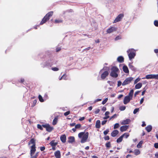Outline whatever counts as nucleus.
Here are the masks:
<instances>
[{
    "label": "nucleus",
    "mask_w": 158,
    "mask_h": 158,
    "mask_svg": "<svg viewBox=\"0 0 158 158\" xmlns=\"http://www.w3.org/2000/svg\"><path fill=\"white\" fill-rule=\"evenodd\" d=\"M119 124L118 123H116L114 124V129H115L118 128L119 127Z\"/></svg>",
    "instance_id": "39"
},
{
    "label": "nucleus",
    "mask_w": 158,
    "mask_h": 158,
    "mask_svg": "<svg viewBox=\"0 0 158 158\" xmlns=\"http://www.w3.org/2000/svg\"><path fill=\"white\" fill-rule=\"evenodd\" d=\"M133 79V78L132 77H129L127 78L123 82L122 85L123 86L128 84L131 83Z\"/></svg>",
    "instance_id": "5"
},
{
    "label": "nucleus",
    "mask_w": 158,
    "mask_h": 158,
    "mask_svg": "<svg viewBox=\"0 0 158 158\" xmlns=\"http://www.w3.org/2000/svg\"><path fill=\"white\" fill-rule=\"evenodd\" d=\"M122 83L120 81H118V86H120Z\"/></svg>",
    "instance_id": "52"
},
{
    "label": "nucleus",
    "mask_w": 158,
    "mask_h": 158,
    "mask_svg": "<svg viewBox=\"0 0 158 158\" xmlns=\"http://www.w3.org/2000/svg\"><path fill=\"white\" fill-rule=\"evenodd\" d=\"M81 127V124H78L75 125V128H79Z\"/></svg>",
    "instance_id": "43"
},
{
    "label": "nucleus",
    "mask_w": 158,
    "mask_h": 158,
    "mask_svg": "<svg viewBox=\"0 0 158 158\" xmlns=\"http://www.w3.org/2000/svg\"><path fill=\"white\" fill-rule=\"evenodd\" d=\"M42 127L45 128L47 131L48 132L51 131L53 129V127L50 126V125L48 124L43 125Z\"/></svg>",
    "instance_id": "8"
},
{
    "label": "nucleus",
    "mask_w": 158,
    "mask_h": 158,
    "mask_svg": "<svg viewBox=\"0 0 158 158\" xmlns=\"http://www.w3.org/2000/svg\"><path fill=\"white\" fill-rule=\"evenodd\" d=\"M55 156L56 158H60V153L59 151H57L55 152Z\"/></svg>",
    "instance_id": "16"
},
{
    "label": "nucleus",
    "mask_w": 158,
    "mask_h": 158,
    "mask_svg": "<svg viewBox=\"0 0 158 158\" xmlns=\"http://www.w3.org/2000/svg\"><path fill=\"white\" fill-rule=\"evenodd\" d=\"M134 93V90L133 89H131L130 93L129 94L128 96L130 97L131 98H132L133 95V94Z\"/></svg>",
    "instance_id": "29"
},
{
    "label": "nucleus",
    "mask_w": 158,
    "mask_h": 158,
    "mask_svg": "<svg viewBox=\"0 0 158 158\" xmlns=\"http://www.w3.org/2000/svg\"><path fill=\"white\" fill-rule=\"evenodd\" d=\"M108 100V98H105L102 102V104L103 105L105 104L106 102H107Z\"/></svg>",
    "instance_id": "42"
},
{
    "label": "nucleus",
    "mask_w": 158,
    "mask_h": 158,
    "mask_svg": "<svg viewBox=\"0 0 158 158\" xmlns=\"http://www.w3.org/2000/svg\"><path fill=\"white\" fill-rule=\"evenodd\" d=\"M146 78L147 79H150L154 78V74H149L147 75L145 77H143L142 78L143 79H144Z\"/></svg>",
    "instance_id": "17"
},
{
    "label": "nucleus",
    "mask_w": 158,
    "mask_h": 158,
    "mask_svg": "<svg viewBox=\"0 0 158 158\" xmlns=\"http://www.w3.org/2000/svg\"><path fill=\"white\" fill-rule=\"evenodd\" d=\"M154 147L156 148H158V143H156L154 144Z\"/></svg>",
    "instance_id": "53"
},
{
    "label": "nucleus",
    "mask_w": 158,
    "mask_h": 158,
    "mask_svg": "<svg viewBox=\"0 0 158 158\" xmlns=\"http://www.w3.org/2000/svg\"><path fill=\"white\" fill-rule=\"evenodd\" d=\"M123 16L124 15L123 14H120L115 19L113 23H115L120 21Z\"/></svg>",
    "instance_id": "7"
},
{
    "label": "nucleus",
    "mask_w": 158,
    "mask_h": 158,
    "mask_svg": "<svg viewBox=\"0 0 158 158\" xmlns=\"http://www.w3.org/2000/svg\"><path fill=\"white\" fill-rule=\"evenodd\" d=\"M85 117H81L79 119V120L80 121H82L84 120L85 119Z\"/></svg>",
    "instance_id": "58"
},
{
    "label": "nucleus",
    "mask_w": 158,
    "mask_h": 158,
    "mask_svg": "<svg viewBox=\"0 0 158 158\" xmlns=\"http://www.w3.org/2000/svg\"><path fill=\"white\" fill-rule=\"evenodd\" d=\"M118 70H113L110 73V76L114 77H117L118 76L117 74Z\"/></svg>",
    "instance_id": "11"
},
{
    "label": "nucleus",
    "mask_w": 158,
    "mask_h": 158,
    "mask_svg": "<svg viewBox=\"0 0 158 158\" xmlns=\"http://www.w3.org/2000/svg\"><path fill=\"white\" fill-rule=\"evenodd\" d=\"M143 143V141H141L137 145V147L138 148H141L142 147V144Z\"/></svg>",
    "instance_id": "31"
},
{
    "label": "nucleus",
    "mask_w": 158,
    "mask_h": 158,
    "mask_svg": "<svg viewBox=\"0 0 158 158\" xmlns=\"http://www.w3.org/2000/svg\"><path fill=\"white\" fill-rule=\"evenodd\" d=\"M139 91H137L134 94V96L135 97H136V95L138 94Z\"/></svg>",
    "instance_id": "64"
},
{
    "label": "nucleus",
    "mask_w": 158,
    "mask_h": 158,
    "mask_svg": "<svg viewBox=\"0 0 158 158\" xmlns=\"http://www.w3.org/2000/svg\"><path fill=\"white\" fill-rule=\"evenodd\" d=\"M100 121L99 120H98L96 121L95 126L97 128H99L100 127Z\"/></svg>",
    "instance_id": "24"
},
{
    "label": "nucleus",
    "mask_w": 158,
    "mask_h": 158,
    "mask_svg": "<svg viewBox=\"0 0 158 158\" xmlns=\"http://www.w3.org/2000/svg\"><path fill=\"white\" fill-rule=\"evenodd\" d=\"M118 131L117 130H114L111 134V135L113 137H115L118 134Z\"/></svg>",
    "instance_id": "19"
},
{
    "label": "nucleus",
    "mask_w": 158,
    "mask_h": 158,
    "mask_svg": "<svg viewBox=\"0 0 158 158\" xmlns=\"http://www.w3.org/2000/svg\"><path fill=\"white\" fill-rule=\"evenodd\" d=\"M58 121V118L56 117L53 119L52 124L53 125H55L56 124Z\"/></svg>",
    "instance_id": "26"
},
{
    "label": "nucleus",
    "mask_w": 158,
    "mask_h": 158,
    "mask_svg": "<svg viewBox=\"0 0 158 158\" xmlns=\"http://www.w3.org/2000/svg\"><path fill=\"white\" fill-rule=\"evenodd\" d=\"M107 122L106 120H104L102 122V125H104V124H105Z\"/></svg>",
    "instance_id": "59"
},
{
    "label": "nucleus",
    "mask_w": 158,
    "mask_h": 158,
    "mask_svg": "<svg viewBox=\"0 0 158 158\" xmlns=\"http://www.w3.org/2000/svg\"><path fill=\"white\" fill-rule=\"evenodd\" d=\"M141 79L139 77H138L135 80L134 84H137L138 82L141 80Z\"/></svg>",
    "instance_id": "35"
},
{
    "label": "nucleus",
    "mask_w": 158,
    "mask_h": 158,
    "mask_svg": "<svg viewBox=\"0 0 158 158\" xmlns=\"http://www.w3.org/2000/svg\"><path fill=\"white\" fill-rule=\"evenodd\" d=\"M109 73L107 71H106L102 73L101 75V78L102 79H104L108 75Z\"/></svg>",
    "instance_id": "12"
},
{
    "label": "nucleus",
    "mask_w": 158,
    "mask_h": 158,
    "mask_svg": "<svg viewBox=\"0 0 158 158\" xmlns=\"http://www.w3.org/2000/svg\"><path fill=\"white\" fill-rule=\"evenodd\" d=\"M154 78L158 80V74H154Z\"/></svg>",
    "instance_id": "51"
},
{
    "label": "nucleus",
    "mask_w": 158,
    "mask_h": 158,
    "mask_svg": "<svg viewBox=\"0 0 158 158\" xmlns=\"http://www.w3.org/2000/svg\"><path fill=\"white\" fill-rule=\"evenodd\" d=\"M131 122V120L130 119H127L123 120L121 122L122 125H126L128 124Z\"/></svg>",
    "instance_id": "14"
},
{
    "label": "nucleus",
    "mask_w": 158,
    "mask_h": 158,
    "mask_svg": "<svg viewBox=\"0 0 158 158\" xmlns=\"http://www.w3.org/2000/svg\"><path fill=\"white\" fill-rule=\"evenodd\" d=\"M110 114V112L108 111H106L105 113V117L103 118L104 119H107L109 117V115Z\"/></svg>",
    "instance_id": "27"
},
{
    "label": "nucleus",
    "mask_w": 158,
    "mask_h": 158,
    "mask_svg": "<svg viewBox=\"0 0 158 158\" xmlns=\"http://www.w3.org/2000/svg\"><path fill=\"white\" fill-rule=\"evenodd\" d=\"M121 69L122 68V69H128L127 66L123 64H120L119 65V68H118L116 66H113L111 69Z\"/></svg>",
    "instance_id": "6"
},
{
    "label": "nucleus",
    "mask_w": 158,
    "mask_h": 158,
    "mask_svg": "<svg viewBox=\"0 0 158 158\" xmlns=\"http://www.w3.org/2000/svg\"><path fill=\"white\" fill-rule=\"evenodd\" d=\"M53 11H50L44 17L42 21L40 23V25H42L45 23L53 15Z\"/></svg>",
    "instance_id": "3"
},
{
    "label": "nucleus",
    "mask_w": 158,
    "mask_h": 158,
    "mask_svg": "<svg viewBox=\"0 0 158 158\" xmlns=\"http://www.w3.org/2000/svg\"><path fill=\"white\" fill-rule=\"evenodd\" d=\"M122 136L123 137H125L127 139V138L129 136V133H125L123 135H122Z\"/></svg>",
    "instance_id": "34"
},
{
    "label": "nucleus",
    "mask_w": 158,
    "mask_h": 158,
    "mask_svg": "<svg viewBox=\"0 0 158 158\" xmlns=\"http://www.w3.org/2000/svg\"><path fill=\"white\" fill-rule=\"evenodd\" d=\"M123 137L122 135L117 140V143H120L121 142L123 139Z\"/></svg>",
    "instance_id": "32"
},
{
    "label": "nucleus",
    "mask_w": 158,
    "mask_h": 158,
    "mask_svg": "<svg viewBox=\"0 0 158 158\" xmlns=\"http://www.w3.org/2000/svg\"><path fill=\"white\" fill-rule=\"evenodd\" d=\"M132 98H131L128 96H127L125 97L123 100V103L124 104H126L129 102L131 100Z\"/></svg>",
    "instance_id": "10"
},
{
    "label": "nucleus",
    "mask_w": 158,
    "mask_h": 158,
    "mask_svg": "<svg viewBox=\"0 0 158 158\" xmlns=\"http://www.w3.org/2000/svg\"><path fill=\"white\" fill-rule=\"evenodd\" d=\"M117 27H112L108 28L106 32L107 33L110 34L116 31L117 30Z\"/></svg>",
    "instance_id": "9"
},
{
    "label": "nucleus",
    "mask_w": 158,
    "mask_h": 158,
    "mask_svg": "<svg viewBox=\"0 0 158 158\" xmlns=\"http://www.w3.org/2000/svg\"><path fill=\"white\" fill-rule=\"evenodd\" d=\"M65 76V74H64L63 76L60 79V80L62 79H66L64 77Z\"/></svg>",
    "instance_id": "55"
},
{
    "label": "nucleus",
    "mask_w": 158,
    "mask_h": 158,
    "mask_svg": "<svg viewBox=\"0 0 158 158\" xmlns=\"http://www.w3.org/2000/svg\"><path fill=\"white\" fill-rule=\"evenodd\" d=\"M63 22V20L61 19H56L55 20V23H61Z\"/></svg>",
    "instance_id": "28"
},
{
    "label": "nucleus",
    "mask_w": 158,
    "mask_h": 158,
    "mask_svg": "<svg viewBox=\"0 0 158 158\" xmlns=\"http://www.w3.org/2000/svg\"><path fill=\"white\" fill-rule=\"evenodd\" d=\"M124 58L122 56H118L117 58V60L119 62L122 63L124 61Z\"/></svg>",
    "instance_id": "18"
},
{
    "label": "nucleus",
    "mask_w": 158,
    "mask_h": 158,
    "mask_svg": "<svg viewBox=\"0 0 158 158\" xmlns=\"http://www.w3.org/2000/svg\"><path fill=\"white\" fill-rule=\"evenodd\" d=\"M70 111H67L66 112L64 113V115L65 116H67L68 115L70 114Z\"/></svg>",
    "instance_id": "45"
},
{
    "label": "nucleus",
    "mask_w": 158,
    "mask_h": 158,
    "mask_svg": "<svg viewBox=\"0 0 158 158\" xmlns=\"http://www.w3.org/2000/svg\"><path fill=\"white\" fill-rule=\"evenodd\" d=\"M106 146L107 147L109 148L110 147V142H108L106 143Z\"/></svg>",
    "instance_id": "50"
},
{
    "label": "nucleus",
    "mask_w": 158,
    "mask_h": 158,
    "mask_svg": "<svg viewBox=\"0 0 158 158\" xmlns=\"http://www.w3.org/2000/svg\"><path fill=\"white\" fill-rule=\"evenodd\" d=\"M100 111V110L99 109H97L95 111V113L96 114H98Z\"/></svg>",
    "instance_id": "54"
},
{
    "label": "nucleus",
    "mask_w": 158,
    "mask_h": 158,
    "mask_svg": "<svg viewBox=\"0 0 158 158\" xmlns=\"http://www.w3.org/2000/svg\"><path fill=\"white\" fill-rule=\"evenodd\" d=\"M133 152L136 155H138L140 153V151L139 149L135 150Z\"/></svg>",
    "instance_id": "30"
},
{
    "label": "nucleus",
    "mask_w": 158,
    "mask_h": 158,
    "mask_svg": "<svg viewBox=\"0 0 158 158\" xmlns=\"http://www.w3.org/2000/svg\"><path fill=\"white\" fill-rule=\"evenodd\" d=\"M107 65V64L106 63H105L104 64V67H103V68L102 69H107V68H108V69H110L109 68H108L107 67H106L105 66L106 65Z\"/></svg>",
    "instance_id": "49"
},
{
    "label": "nucleus",
    "mask_w": 158,
    "mask_h": 158,
    "mask_svg": "<svg viewBox=\"0 0 158 158\" xmlns=\"http://www.w3.org/2000/svg\"><path fill=\"white\" fill-rule=\"evenodd\" d=\"M31 144L32 145L31 146L30 155H32V154H34L36 151L35 141L33 139H31L29 143V145Z\"/></svg>",
    "instance_id": "4"
},
{
    "label": "nucleus",
    "mask_w": 158,
    "mask_h": 158,
    "mask_svg": "<svg viewBox=\"0 0 158 158\" xmlns=\"http://www.w3.org/2000/svg\"><path fill=\"white\" fill-rule=\"evenodd\" d=\"M118 116V115H117V114H114L113 116L111 117L110 118V119L111 120L112 118H116Z\"/></svg>",
    "instance_id": "40"
},
{
    "label": "nucleus",
    "mask_w": 158,
    "mask_h": 158,
    "mask_svg": "<svg viewBox=\"0 0 158 158\" xmlns=\"http://www.w3.org/2000/svg\"><path fill=\"white\" fill-rule=\"evenodd\" d=\"M142 86V84L141 83H139L137 84L135 86V88L136 89H140Z\"/></svg>",
    "instance_id": "20"
},
{
    "label": "nucleus",
    "mask_w": 158,
    "mask_h": 158,
    "mask_svg": "<svg viewBox=\"0 0 158 158\" xmlns=\"http://www.w3.org/2000/svg\"><path fill=\"white\" fill-rule=\"evenodd\" d=\"M61 50V48H56V51L57 52H58Z\"/></svg>",
    "instance_id": "62"
},
{
    "label": "nucleus",
    "mask_w": 158,
    "mask_h": 158,
    "mask_svg": "<svg viewBox=\"0 0 158 158\" xmlns=\"http://www.w3.org/2000/svg\"><path fill=\"white\" fill-rule=\"evenodd\" d=\"M121 37L120 36H117V37H116L115 39V40H120V39H121Z\"/></svg>",
    "instance_id": "46"
},
{
    "label": "nucleus",
    "mask_w": 158,
    "mask_h": 158,
    "mask_svg": "<svg viewBox=\"0 0 158 158\" xmlns=\"http://www.w3.org/2000/svg\"><path fill=\"white\" fill-rule=\"evenodd\" d=\"M37 126V128L38 129H39L40 130H43L42 127V126L41 125H40V124H38Z\"/></svg>",
    "instance_id": "44"
},
{
    "label": "nucleus",
    "mask_w": 158,
    "mask_h": 158,
    "mask_svg": "<svg viewBox=\"0 0 158 158\" xmlns=\"http://www.w3.org/2000/svg\"><path fill=\"white\" fill-rule=\"evenodd\" d=\"M127 52L130 60L134 58L136 55V50L133 48H130L127 51Z\"/></svg>",
    "instance_id": "2"
},
{
    "label": "nucleus",
    "mask_w": 158,
    "mask_h": 158,
    "mask_svg": "<svg viewBox=\"0 0 158 158\" xmlns=\"http://www.w3.org/2000/svg\"><path fill=\"white\" fill-rule=\"evenodd\" d=\"M124 72L126 73H129V70H123Z\"/></svg>",
    "instance_id": "63"
},
{
    "label": "nucleus",
    "mask_w": 158,
    "mask_h": 158,
    "mask_svg": "<svg viewBox=\"0 0 158 158\" xmlns=\"http://www.w3.org/2000/svg\"><path fill=\"white\" fill-rule=\"evenodd\" d=\"M69 140L68 141V142L69 143H72L74 142L75 141V139L73 136H70L69 138Z\"/></svg>",
    "instance_id": "21"
},
{
    "label": "nucleus",
    "mask_w": 158,
    "mask_h": 158,
    "mask_svg": "<svg viewBox=\"0 0 158 158\" xmlns=\"http://www.w3.org/2000/svg\"><path fill=\"white\" fill-rule=\"evenodd\" d=\"M45 149V148L44 147H42L40 148V149L41 151H42L44 150Z\"/></svg>",
    "instance_id": "56"
},
{
    "label": "nucleus",
    "mask_w": 158,
    "mask_h": 158,
    "mask_svg": "<svg viewBox=\"0 0 158 158\" xmlns=\"http://www.w3.org/2000/svg\"><path fill=\"white\" fill-rule=\"evenodd\" d=\"M38 98L39 101L41 102H44V100L43 99L42 97L40 95H39L38 96Z\"/></svg>",
    "instance_id": "36"
},
{
    "label": "nucleus",
    "mask_w": 158,
    "mask_h": 158,
    "mask_svg": "<svg viewBox=\"0 0 158 158\" xmlns=\"http://www.w3.org/2000/svg\"><path fill=\"white\" fill-rule=\"evenodd\" d=\"M139 108H136L135 109L134 111H133V113L134 114H136L137 112H138L139 111Z\"/></svg>",
    "instance_id": "38"
},
{
    "label": "nucleus",
    "mask_w": 158,
    "mask_h": 158,
    "mask_svg": "<svg viewBox=\"0 0 158 158\" xmlns=\"http://www.w3.org/2000/svg\"><path fill=\"white\" fill-rule=\"evenodd\" d=\"M129 67L130 69H134V67L132 65V64H129Z\"/></svg>",
    "instance_id": "47"
},
{
    "label": "nucleus",
    "mask_w": 158,
    "mask_h": 158,
    "mask_svg": "<svg viewBox=\"0 0 158 158\" xmlns=\"http://www.w3.org/2000/svg\"><path fill=\"white\" fill-rule=\"evenodd\" d=\"M152 129V126L151 125H148L146 127V129L148 132H150Z\"/></svg>",
    "instance_id": "25"
},
{
    "label": "nucleus",
    "mask_w": 158,
    "mask_h": 158,
    "mask_svg": "<svg viewBox=\"0 0 158 158\" xmlns=\"http://www.w3.org/2000/svg\"><path fill=\"white\" fill-rule=\"evenodd\" d=\"M60 139L62 143H65L66 140V137L65 135H63L61 136L60 137Z\"/></svg>",
    "instance_id": "15"
},
{
    "label": "nucleus",
    "mask_w": 158,
    "mask_h": 158,
    "mask_svg": "<svg viewBox=\"0 0 158 158\" xmlns=\"http://www.w3.org/2000/svg\"><path fill=\"white\" fill-rule=\"evenodd\" d=\"M34 154H32V155H31V158H36L38 156V153L37 152L35 155Z\"/></svg>",
    "instance_id": "33"
},
{
    "label": "nucleus",
    "mask_w": 158,
    "mask_h": 158,
    "mask_svg": "<svg viewBox=\"0 0 158 158\" xmlns=\"http://www.w3.org/2000/svg\"><path fill=\"white\" fill-rule=\"evenodd\" d=\"M104 139L105 140H108L109 139V137L108 136H106L104 138Z\"/></svg>",
    "instance_id": "57"
},
{
    "label": "nucleus",
    "mask_w": 158,
    "mask_h": 158,
    "mask_svg": "<svg viewBox=\"0 0 158 158\" xmlns=\"http://www.w3.org/2000/svg\"><path fill=\"white\" fill-rule=\"evenodd\" d=\"M126 109V107L124 106H121L119 107V110L121 111L124 110Z\"/></svg>",
    "instance_id": "37"
},
{
    "label": "nucleus",
    "mask_w": 158,
    "mask_h": 158,
    "mask_svg": "<svg viewBox=\"0 0 158 158\" xmlns=\"http://www.w3.org/2000/svg\"><path fill=\"white\" fill-rule=\"evenodd\" d=\"M101 100H102L101 99H96V100H95L94 102V103H96V102H98L101 101Z\"/></svg>",
    "instance_id": "60"
},
{
    "label": "nucleus",
    "mask_w": 158,
    "mask_h": 158,
    "mask_svg": "<svg viewBox=\"0 0 158 158\" xmlns=\"http://www.w3.org/2000/svg\"><path fill=\"white\" fill-rule=\"evenodd\" d=\"M143 101H144V98H142L140 101V104H142V103L143 102Z\"/></svg>",
    "instance_id": "61"
},
{
    "label": "nucleus",
    "mask_w": 158,
    "mask_h": 158,
    "mask_svg": "<svg viewBox=\"0 0 158 158\" xmlns=\"http://www.w3.org/2000/svg\"><path fill=\"white\" fill-rule=\"evenodd\" d=\"M57 143V142H55V140H53L49 144L52 147H55Z\"/></svg>",
    "instance_id": "23"
},
{
    "label": "nucleus",
    "mask_w": 158,
    "mask_h": 158,
    "mask_svg": "<svg viewBox=\"0 0 158 158\" xmlns=\"http://www.w3.org/2000/svg\"><path fill=\"white\" fill-rule=\"evenodd\" d=\"M78 137L81 139V142L84 143L87 141L89 137V133L88 132H81L78 134Z\"/></svg>",
    "instance_id": "1"
},
{
    "label": "nucleus",
    "mask_w": 158,
    "mask_h": 158,
    "mask_svg": "<svg viewBox=\"0 0 158 158\" xmlns=\"http://www.w3.org/2000/svg\"><path fill=\"white\" fill-rule=\"evenodd\" d=\"M109 132V130H106L105 131H104L103 133L105 135H106L108 134V133Z\"/></svg>",
    "instance_id": "48"
},
{
    "label": "nucleus",
    "mask_w": 158,
    "mask_h": 158,
    "mask_svg": "<svg viewBox=\"0 0 158 158\" xmlns=\"http://www.w3.org/2000/svg\"><path fill=\"white\" fill-rule=\"evenodd\" d=\"M129 126L125 125L121 126L120 128V130L121 132L125 131L129 128Z\"/></svg>",
    "instance_id": "13"
},
{
    "label": "nucleus",
    "mask_w": 158,
    "mask_h": 158,
    "mask_svg": "<svg viewBox=\"0 0 158 158\" xmlns=\"http://www.w3.org/2000/svg\"><path fill=\"white\" fill-rule=\"evenodd\" d=\"M52 65V63L51 62V60H48L45 63V66H51Z\"/></svg>",
    "instance_id": "22"
},
{
    "label": "nucleus",
    "mask_w": 158,
    "mask_h": 158,
    "mask_svg": "<svg viewBox=\"0 0 158 158\" xmlns=\"http://www.w3.org/2000/svg\"><path fill=\"white\" fill-rule=\"evenodd\" d=\"M154 25L156 27H158V21L157 20L154 21Z\"/></svg>",
    "instance_id": "41"
}]
</instances>
